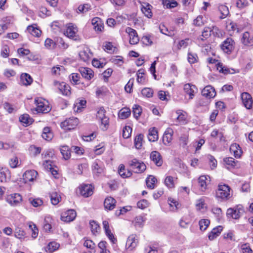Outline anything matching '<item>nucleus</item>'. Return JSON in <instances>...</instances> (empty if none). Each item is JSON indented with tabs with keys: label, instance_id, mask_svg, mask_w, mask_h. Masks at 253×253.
Listing matches in <instances>:
<instances>
[{
	"label": "nucleus",
	"instance_id": "f257e3e1",
	"mask_svg": "<svg viewBox=\"0 0 253 253\" xmlns=\"http://www.w3.org/2000/svg\"><path fill=\"white\" fill-rule=\"evenodd\" d=\"M216 196L217 198L223 200H227L230 198V188L223 183L218 184V188L216 192Z\"/></svg>",
	"mask_w": 253,
	"mask_h": 253
},
{
	"label": "nucleus",
	"instance_id": "f03ea898",
	"mask_svg": "<svg viewBox=\"0 0 253 253\" xmlns=\"http://www.w3.org/2000/svg\"><path fill=\"white\" fill-rule=\"evenodd\" d=\"M235 46V42L230 38H227L220 44L221 50L225 53L230 54L234 50Z\"/></svg>",
	"mask_w": 253,
	"mask_h": 253
},
{
	"label": "nucleus",
	"instance_id": "7ed1b4c3",
	"mask_svg": "<svg viewBox=\"0 0 253 253\" xmlns=\"http://www.w3.org/2000/svg\"><path fill=\"white\" fill-rule=\"evenodd\" d=\"M78 32V28L75 25L72 23H69L66 25V30L64 34L67 37L76 41L79 39Z\"/></svg>",
	"mask_w": 253,
	"mask_h": 253
},
{
	"label": "nucleus",
	"instance_id": "20e7f679",
	"mask_svg": "<svg viewBox=\"0 0 253 253\" xmlns=\"http://www.w3.org/2000/svg\"><path fill=\"white\" fill-rule=\"evenodd\" d=\"M35 102L37 105L36 111L39 113H47L51 110L48 102L43 101L42 98L35 99Z\"/></svg>",
	"mask_w": 253,
	"mask_h": 253
},
{
	"label": "nucleus",
	"instance_id": "39448f33",
	"mask_svg": "<svg viewBox=\"0 0 253 253\" xmlns=\"http://www.w3.org/2000/svg\"><path fill=\"white\" fill-rule=\"evenodd\" d=\"M130 166L134 172L138 173L142 172L146 169L143 163H140L136 159H133L130 162Z\"/></svg>",
	"mask_w": 253,
	"mask_h": 253
},
{
	"label": "nucleus",
	"instance_id": "423d86ee",
	"mask_svg": "<svg viewBox=\"0 0 253 253\" xmlns=\"http://www.w3.org/2000/svg\"><path fill=\"white\" fill-rule=\"evenodd\" d=\"M244 212V209L241 206H238L235 208H229L227 211V215L234 219H238Z\"/></svg>",
	"mask_w": 253,
	"mask_h": 253
},
{
	"label": "nucleus",
	"instance_id": "0eeeda50",
	"mask_svg": "<svg viewBox=\"0 0 253 253\" xmlns=\"http://www.w3.org/2000/svg\"><path fill=\"white\" fill-rule=\"evenodd\" d=\"M78 123L77 118H69L61 123V127L65 130H71L75 128Z\"/></svg>",
	"mask_w": 253,
	"mask_h": 253
},
{
	"label": "nucleus",
	"instance_id": "6e6552de",
	"mask_svg": "<svg viewBox=\"0 0 253 253\" xmlns=\"http://www.w3.org/2000/svg\"><path fill=\"white\" fill-rule=\"evenodd\" d=\"M125 31L129 36L130 44H136L139 42V39L136 30L130 27H127Z\"/></svg>",
	"mask_w": 253,
	"mask_h": 253
},
{
	"label": "nucleus",
	"instance_id": "1a4fd4ad",
	"mask_svg": "<svg viewBox=\"0 0 253 253\" xmlns=\"http://www.w3.org/2000/svg\"><path fill=\"white\" fill-rule=\"evenodd\" d=\"M77 215L76 212L74 210H69L62 213L61 219L65 222H69L73 221Z\"/></svg>",
	"mask_w": 253,
	"mask_h": 253
},
{
	"label": "nucleus",
	"instance_id": "9d476101",
	"mask_svg": "<svg viewBox=\"0 0 253 253\" xmlns=\"http://www.w3.org/2000/svg\"><path fill=\"white\" fill-rule=\"evenodd\" d=\"M21 196L18 193L9 195L6 198V201L11 206H16L22 201Z\"/></svg>",
	"mask_w": 253,
	"mask_h": 253
},
{
	"label": "nucleus",
	"instance_id": "9b49d317",
	"mask_svg": "<svg viewBox=\"0 0 253 253\" xmlns=\"http://www.w3.org/2000/svg\"><path fill=\"white\" fill-rule=\"evenodd\" d=\"M138 243V239L136 235L132 234L130 235L127 239L126 247L127 249L132 251L137 246Z\"/></svg>",
	"mask_w": 253,
	"mask_h": 253
},
{
	"label": "nucleus",
	"instance_id": "f8f14e48",
	"mask_svg": "<svg viewBox=\"0 0 253 253\" xmlns=\"http://www.w3.org/2000/svg\"><path fill=\"white\" fill-rule=\"evenodd\" d=\"M241 98L245 107L249 109L252 107L253 99L251 95L248 92H243L241 94Z\"/></svg>",
	"mask_w": 253,
	"mask_h": 253
},
{
	"label": "nucleus",
	"instance_id": "ddd939ff",
	"mask_svg": "<svg viewBox=\"0 0 253 253\" xmlns=\"http://www.w3.org/2000/svg\"><path fill=\"white\" fill-rule=\"evenodd\" d=\"M97 118L101 122L102 125H104V128H106V126L108 125L109 119L105 116V110L103 108H100L97 113Z\"/></svg>",
	"mask_w": 253,
	"mask_h": 253
},
{
	"label": "nucleus",
	"instance_id": "4468645a",
	"mask_svg": "<svg viewBox=\"0 0 253 253\" xmlns=\"http://www.w3.org/2000/svg\"><path fill=\"white\" fill-rule=\"evenodd\" d=\"M202 94L207 98H212L216 95L214 88L211 85H207L202 90Z\"/></svg>",
	"mask_w": 253,
	"mask_h": 253
},
{
	"label": "nucleus",
	"instance_id": "2eb2a0df",
	"mask_svg": "<svg viewBox=\"0 0 253 253\" xmlns=\"http://www.w3.org/2000/svg\"><path fill=\"white\" fill-rule=\"evenodd\" d=\"M79 56L81 60L86 62L88 61L91 58L92 54L90 51V49L88 47H84L79 52Z\"/></svg>",
	"mask_w": 253,
	"mask_h": 253
},
{
	"label": "nucleus",
	"instance_id": "dca6fc26",
	"mask_svg": "<svg viewBox=\"0 0 253 253\" xmlns=\"http://www.w3.org/2000/svg\"><path fill=\"white\" fill-rule=\"evenodd\" d=\"M151 160L158 167H160L163 164V159L160 153L158 151H153L150 154Z\"/></svg>",
	"mask_w": 253,
	"mask_h": 253
},
{
	"label": "nucleus",
	"instance_id": "f3484780",
	"mask_svg": "<svg viewBox=\"0 0 253 253\" xmlns=\"http://www.w3.org/2000/svg\"><path fill=\"white\" fill-rule=\"evenodd\" d=\"M183 89L185 93L189 95V99H193L197 90L196 86L190 84H184Z\"/></svg>",
	"mask_w": 253,
	"mask_h": 253
},
{
	"label": "nucleus",
	"instance_id": "a211bd4d",
	"mask_svg": "<svg viewBox=\"0 0 253 253\" xmlns=\"http://www.w3.org/2000/svg\"><path fill=\"white\" fill-rule=\"evenodd\" d=\"M38 175V172L35 170L26 171L23 174V179L25 183L34 181Z\"/></svg>",
	"mask_w": 253,
	"mask_h": 253
},
{
	"label": "nucleus",
	"instance_id": "6ab92c4d",
	"mask_svg": "<svg viewBox=\"0 0 253 253\" xmlns=\"http://www.w3.org/2000/svg\"><path fill=\"white\" fill-rule=\"evenodd\" d=\"M93 173L97 175L104 172V166L100 161L94 162L92 166Z\"/></svg>",
	"mask_w": 253,
	"mask_h": 253
},
{
	"label": "nucleus",
	"instance_id": "aec40b11",
	"mask_svg": "<svg viewBox=\"0 0 253 253\" xmlns=\"http://www.w3.org/2000/svg\"><path fill=\"white\" fill-rule=\"evenodd\" d=\"M91 24L96 32H101L104 29L103 23L100 18L94 17L91 20Z\"/></svg>",
	"mask_w": 253,
	"mask_h": 253
},
{
	"label": "nucleus",
	"instance_id": "412c9836",
	"mask_svg": "<svg viewBox=\"0 0 253 253\" xmlns=\"http://www.w3.org/2000/svg\"><path fill=\"white\" fill-rule=\"evenodd\" d=\"M173 131L171 128H168L165 131L163 137V141L165 145L169 144L172 139Z\"/></svg>",
	"mask_w": 253,
	"mask_h": 253
},
{
	"label": "nucleus",
	"instance_id": "4be33fe9",
	"mask_svg": "<svg viewBox=\"0 0 253 253\" xmlns=\"http://www.w3.org/2000/svg\"><path fill=\"white\" fill-rule=\"evenodd\" d=\"M241 41L245 45H253V35H251L248 32H246L243 34Z\"/></svg>",
	"mask_w": 253,
	"mask_h": 253
},
{
	"label": "nucleus",
	"instance_id": "5701e85b",
	"mask_svg": "<svg viewBox=\"0 0 253 253\" xmlns=\"http://www.w3.org/2000/svg\"><path fill=\"white\" fill-rule=\"evenodd\" d=\"M79 71L83 77L87 80H90L94 76L93 71L90 68L81 67Z\"/></svg>",
	"mask_w": 253,
	"mask_h": 253
},
{
	"label": "nucleus",
	"instance_id": "b1692460",
	"mask_svg": "<svg viewBox=\"0 0 253 253\" xmlns=\"http://www.w3.org/2000/svg\"><path fill=\"white\" fill-rule=\"evenodd\" d=\"M81 194L85 197H88L93 193L92 188L90 185H84L80 188Z\"/></svg>",
	"mask_w": 253,
	"mask_h": 253
},
{
	"label": "nucleus",
	"instance_id": "393cba45",
	"mask_svg": "<svg viewBox=\"0 0 253 253\" xmlns=\"http://www.w3.org/2000/svg\"><path fill=\"white\" fill-rule=\"evenodd\" d=\"M116 201L111 197H107L104 201V206L106 209L112 210L115 207Z\"/></svg>",
	"mask_w": 253,
	"mask_h": 253
},
{
	"label": "nucleus",
	"instance_id": "a878e982",
	"mask_svg": "<svg viewBox=\"0 0 253 253\" xmlns=\"http://www.w3.org/2000/svg\"><path fill=\"white\" fill-rule=\"evenodd\" d=\"M231 153H233L236 158H240L242 154V151L240 146L236 143L233 144L230 147Z\"/></svg>",
	"mask_w": 253,
	"mask_h": 253
},
{
	"label": "nucleus",
	"instance_id": "bb28decb",
	"mask_svg": "<svg viewBox=\"0 0 253 253\" xmlns=\"http://www.w3.org/2000/svg\"><path fill=\"white\" fill-rule=\"evenodd\" d=\"M60 91L64 95L68 96L71 94V87L64 82H62L58 86Z\"/></svg>",
	"mask_w": 253,
	"mask_h": 253
},
{
	"label": "nucleus",
	"instance_id": "cd10ccee",
	"mask_svg": "<svg viewBox=\"0 0 253 253\" xmlns=\"http://www.w3.org/2000/svg\"><path fill=\"white\" fill-rule=\"evenodd\" d=\"M118 173L123 178L129 177L132 175L131 172L129 170H126L124 165L121 164L119 167Z\"/></svg>",
	"mask_w": 253,
	"mask_h": 253
},
{
	"label": "nucleus",
	"instance_id": "c85d7f7f",
	"mask_svg": "<svg viewBox=\"0 0 253 253\" xmlns=\"http://www.w3.org/2000/svg\"><path fill=\"white\" fill-rule=\"evenodd\" d=\"M222 230V227L218 226L216 228H214L209 234V239L210 240H213L219 236L221 231Z\"/></svg>",
	"mask_w": 253,
	"mask_h": 253
},
{
	"label": "nucleus",
	"instance_id": "c756f323",
	"mask_svg": "<svg viewBox=\"0 0 253 253\" xmlns=\"http://www.w3.org/2000/svg\"><path fill=\"white\" fill-rule=\"evenodd\" d=\"M42 137L47 141H50L53 138V134L50 127H45L43 129Z\"/></svg>",
	"mask_w": 253,
	"mask_h": 253
},
{
	"label": "nucleus",
	"instance_id": "7c9ffc66",
	"mask_svg": "<svg viewBox=\"0 0 253 253\" xmlns=\"http://www.w3.org/2000/svg\"><path fill=\"white\" fill-rule=\"evenodd\" d=\"M176 113L178 115L177 120L182 124H186L187 116L186 113L181 110L176 111Z\"/></svg>",
	"mask_w": 253,
	"mask_h": 253
},
{
	"label": "nucleus",
	"instance_id": "2f4dec72",
	"mask_svg": "<svg viewBox=\"0 0 253 253\" xmlns=\"http://www.w3.org/2000/svg\"><path fill=\"white\" fill-rule=\"evenodd\" d=\"M148 140L151 142H155L158 140V131L155 127L149 129L148 134Z\"/></svg>",
	"mask_w": 253,
	"mask_h": 253
},
{
	"label": "nucleus",
	"instance_id": "473e14b6",
	"mask_svg": "<svg viewBox=\"0 0 253 253\" xmlns=\"http://www.w3.org/2000/svg\"><path fill=\"white\" fill-rule=\"evenodd\" d=\"M27 31L32 35L37 37H40L42 33L41 30L38 28L36 25L29 26L27 27Z\"/></svg>",
	"mask_w": 253,
	"mask_h": 253
},
{
	"label": "nucleus",
	"instance_id": "72a5a7b5",
	"mask_svg": "<svg viewBox=\"0 0 253 253\" xmlns=\"http://www.w3.org/2000/svg\"><path fill=\"white\" fill-rule=\"evenodd\" d=\"M152 6L149 3H144L142 5L141 11L144 15L150 18L152 17V12L151 11Z\"/></svg>",
	"mask_w": 253,
	"mask_h": 253
},
{
	"label": "nucleus",
	"instance_id": "f704fd0d",
	"mask_svg": "<svg viewBox=\"0 0 253 253\" xmlns=\"http://www.w3.org/2000/svg\"><path fill=\"white\" fill-rule=\"evenodd\" d=\"M20 81L22 84L28 85L31 84L33 82V79L29 74L23 73L21 75Z\"/></svg>",
	"mask_w": 253,
	"mask_h": 253
},
{
	"label": "nucleus",
	"instance_id": "c9c22d12",
	"mask_svg": "<svg viewBox=\"0 0 253 253\" xmlns=\"http://www.w3.org/2000/svg\"><path fill=\"white\" fill-rule=\"evenodd\" d=\"M207 177L205 175H202L200 176L198 178L199 185L201 190L202 191H205L207 189Z\"/></svg>",
	"mask_w": 253,
	"mask_h": 253
},
{
	"label": "nucleus",
	"instance_id": "e433bc0d",
	"mask_svg": "<svg viewBox=\"0 0 253 253\" xmlns=\"http://www.w3.org/2000/svg\"><path fill=\"white\" fill-rule=\"evenodd\" d=\"M157 181L155 177L153 175H149L146 180V182L148 188L153 189L155 187V184Z\"/></svg>",
	"mask_w": 253,
	"mask_h": 253
},
{
	"label": "nucleus",
	"instance_id": "4c0bfd02",
	"mask_svg": "<svg viewBox=\"0 0 253 253\" xmlns=\"http://www.w3.org/2000/svg\"><path fill=\"white\" fill-rule=\"evenodd\" d=\"M61 153L65 160H68L71 157V151L67 146H63L60 149Z\"/></svg>",
	"mask_w": 253,
	"mask_h": 253
},
{
	"label": "nucleus",
	"instance_id": "58836bf2",
	"mask_svg": "<svg viewBox=\"0 0 253 253\" xmlns=\"http://www.w3.org/2000/svg\"><path fill=\"white\" fill-rule=\"evenodd\" d=\"M50 197L51 202L54 205H57L61 199L60 196L56 192L50 193Z\"/></svg>",
	"mask_w": 253,
	"mask_h": 253
},
{
	"label": "nucleus",
	"instance_id": "ea45409f",
	"mask_svg": "<svg viewBox=\"0 0 253 253\" xmlns=\"http://www.w3.org/2000/svg\"><path fill=\"white\" fill-rule=\"evenodd\" d=\"M20 121L26 125H30L33 122V119L31 118L28 114H25L20 116Z\"/></svg>",
	"mask_w": 253,
	"mask_h": 253
},
{
	"label": "nucleus",
	"instance_id": "a19ab883",
	"mask_svg": "<svg viewBox=\"0 0 253 253\" xmlns=\"http://www.w3.org/2000/svg\"><path fill=\"white\" fill-rule=\"evenodd\" d=\"M162 3L164 5V6L167 8L175 7L178 4L177 2L174 0H163Z\"/></svg>",
	"mask_w": 253,
	"mask_h": 253
},
{
	"label": "nucleus",
	"instance_id": "79ce46f5",
	"mask_svg": "<svg viewBox=\"0 0 253 253\" xmlns=\"http://www.w3.org/2000/svg\"><path fill=\"white\" fill-rule=\"evenodd\" d=\"M130 115V110L127 108H122L119 113V117L122 119L128 118Z\"/></svg>",
	"mask_w": 253,
	"mask_h": 253
},
{
	"label": "nucleus",
	"instance_id": "37998d69",
	"mask_svg": "<svg viewBox=\"0 0 253 253\" xmlns=\"http://www.w3.org/2000/svg\"><path fill=\"white\" fill-rule=\"evenodd\" d=\"M218 9L221 13V16H220L221 19L225 18L229 13L228 7L224 5H219Z\"/></svg>",
	"mask_w": 253,
	"mask_h": 253
},
{
	"label": "nucleus",
	"instance_id": "c03bdc74",
	"mask_svg": "<svg viewBox=\"0 0 253 253\" xmlns=\"http://www.w3.org/2000/svg\"><path fill=\"white\" fill-rule=\"evenodd\" d=\"M240 248L241 253H253V251L249 243L241 244Z\"/></svg>",
	"mask_w": 253,
	"mask_h": 253
},
{
	"label": "nucleus",
	"instance_id": "a18cd8bd",
	"mask_svg": "<svg viewBox=\"0 0 253 253\" xmlns=\"http://www.w3.org/2000/svg\"><path fill=\"white\" fill-rule=\"evenodd\" d=\"M91 9V6L88 4L80 5L77 9V12L78 13H84Z\"/></svg>",
	"mask_w": 253,
	"mask_h": 253
},
{
	"label": "nucleus",
	"instance_id": "49530a36",
	"mask_svg": "<svg viewBox=\"0 0 253 253\" xmlns=\"http://www.w3.org/2000/svg\"><path fill=\"white\" fill-rule=\"evenodd\" d=\"M143 135L141 134L137 135L134 139V145L136 148L140 149L143 142Z\"/></svg>",
	"mask_w": 253,
	"mask_h": 253
},
{
	"label": "nucleus",
	"instance_id": "de8ad7c7",
	"mask_svg": "<svg viewBox=\"0 0 253 253\" xmlns=\"http://www.w3.org/2000/svg\"><path fill=\"white\" fill-rule=\"evenodd\" d=\"M210 223V221L207 219H203L199 221V224L200 226V229L202 231L206 230L207 227L209 226Z\"/></svg>",
	"mask_w": 253,
	"mask_h": 253
},
{
	"label": "nucleus",
	"instance_id": "09e8293b",
	"mask_svg": "<svg viewBox=\"0 0 253 253\" xmlns=\"http://www.w3.org/2000/svg\"><path fill=\"white\" fill-rule=\"evenodd\" d=\"M212 31L211 29L209 27H205L201 35L202 37L199 38L198 40L203 41L204 38L207 39L211 36V32Z\"/></svg>",
	"mask_w": 253,
	"mask_h": 253
},
{
	"label": "nucleus",
	"instance_id": "8fccbe9b",
	"mask_svg": "<svg viewBox=\"0 0 253 253\" xmlns=\"http://www.w3.org/2000/svg\"><path fill=\"white\" fill-rule=\"evenodd\" d=\"M217 69L220 73H222L225 75L230 73V69L227 67L224 66L221 63H218L216 64Z\"/></svg>",
	"mask_w": 253,
	"mask_h": 253
},
{
	"label": "nucleus",
	"instance_id": "3c124183",
	"mask_svg": "<svg viewBox=\"0 0 253 253\" xmlns=\"http://www.w3.org/2000/svg\"><path fill=\"white\" fill-rule=\"evenodd\" d=\"M59 247V245L58 243L55 242H51L48 244L46 247V251H48L49 253H52L57 250Z\"/></svg>",
	"mask_w": 253,
	"mask_h": 253
},
{
	"label": "nucleus",
	"instance_id": "603ef678",
	"mask_svg": "<svg viewBox=\"0 0 253 253\" xmlns=\"http://www.w3.org/2000/svg\"><path fill=\"white\" fill-rule=\"evenodd\" d=\"M198 57L197 54L189 52L188 54V61L190 64H194L198 62Z\"/></svg>",
	"mask_w": 253,
	"mask_h": 253
},
{
	"label": "nucleus",
	"instance_id": "864d4df0",
	"mask_svg": "<svg viewBox=\"0 0 253 253\" xmlns=\"http://www.w3.org/2000/svg\"><path fill=\"white\" fill-rule=\"evenodd\" d=\"M144 70L139 69L137 73V81L138 83L143 84L145 82V78L144 77Z\"/></svg>",
	"mask_w": 253,
	"mask_h": 253
},
{
	"label": "nucleus",
	"instance_id": "5fc2aeb1",
	"mask_svg": "<svg viewBox=\"0 0 253 253\" xmlns=\"http://www.w3.org/2000/svg\"><path fill=\"white\" fill-rule=\"evenodd\" d=\"M165 183L168 188H173L174 187L173 177L171 176L166 177L165 180Z\"/></svg>",
	"mask_w": 253,
	"mask_h": 253
},
{
	"label": "nucleus",
	"instance_id": "6e6d98bb",
	"mask_svg": "<svg viewBox=\"0 0 253 253\" xmlns=\"http://www.w3.org/2000/svg\"><path fill=\"white\" fill-rule=\"evenodd\" d=\"M89 224L92 233L93 234H95L98 233L100 230V227L99 225L94 221H90Z\"/></svg>",
	"mask_w": 253,
	"mask_h": 253
},
{
	"label": "nucleus",
	"instance_id": "4d7b16f0",
	"mask_svg": "<svg viewBox=\"0 0 253 253\" xmlns=\"http://www.w3.org/2000/svg\"><path fill=\"white\" fill-rule=\"evenodd\" d=\"M142 112V109L140 106L134 105L133 107V114L134 117L136 119H138L140 116Z\"/></svg>",
	"mask_w": 253,
	"mask_h": 253
},
{
	"label": "nucleus",
	"instance_id": "13d9d810",
	"mask_svg": "<svg viewBox=\"0 0 253 253\" xmlns=\"http://www.w3.org/2000/svg\"><path fill=\"white\" fill-rule=\"evenodd\" d=\"M8 173V170L5 169L0 168V181L1 182H5L7 175Z\"/></svg>",
	"mask_w": 253,
	"mask_h": 253
},
{
	"label": "nucleus",
	"instance_id": "bf43d9fd",
	"mask_svg": "<svg viewBox=\"0 0 253 253\" xmlns=\"http://www.w3.org/2000/svg\"><path fill=\"white\" fill-rule=\"evenodd\" d=\"M25 236V233L24 230L20 228H16L14 231V236L18 239H22Z\"/></svg>",
	"mask_w": 253,
	"mask_h": 253
},
{
	"label": "nucleus",
	"instance_id": "052dcab7",
	"mask_svg": "<svg viewBox=\"0 0 253 253\" xmlns=\"http://www.w3.org/2000/svg\"><path fill=\"white\" fill-rule=\"evenodd\" d=\"M132 128L129 126H126L123 130V136L124 138H127L130 136Z\"/></svg>",
	"mask_w": 253,
	"mask_h": 253
},
{
	"label": "nucleus",
	"instance_id": "680f3d73",
	"mask_svg": "<svg viewBox=\"0 0 253 253\" xmlns=\"http://www.w3.org/2000/svg\"><path fill=\"white\" fill-rule=\"evenodd\" d=\"M44 168L47 170H51L53 167L54 166L53 162L50 159H46L43 163Z\"/></svg>",
	"mask_w": 253,
	"mask_h": 253
},
{
	"label": "nucleus",
	"instance_id": "e2e57ef3",
	"mask_svg": "<svg viewBox=\"0 0 253 253\" xmlns=\"http://www.w3.org/2000/svg\"><path fill=\"white\" fill-rule=\"evenodd\" d=\"M29 201L31 204L34 207H38L42 205V201L39 198L37 199H30Z\"/></svg>",
	"mask_w": 253,
	"mask_h": 253
},
{
	"label": "nucleus",
	"instance_id": "0e129e2a",
	"mask_svg": "<svg viewBox=\"0 0 253 253\" xmlns=\"http://www.w3.org/2000/svg\"><path fill=\"white\" fill-rule=\"evenodd\" d=\"M204 23L203 17L201 15L197 16L193 21V24L197 26H202L204 25Z\"/></svg>",
	"mask_w": 253,
	"mask_h": 253
},
{
	"label": "nucleus",
	"instance_id": "69168bd1",
	"mask_svg": "<svg viewBox=\"0 0 253 253\" xmlns=\"http://www.w3.org/2000/svg\"><path fill=\"white\" fill-rule=\"evenodd\" d=\"M142 94L147 97H151L153 95V90L150 88H144L141 91Z\"/></svg>",
	"mask_w": 253,
	"mask_h": 253
},
{
	"label": "nucleus",
	"instance_id": "338daca9",
	"mask_svg": "<svg viewBox=\"0 0 253 253\" xmlns=\"http://www.w3.org/2000/svg\"><path fill=\"white\" fill-rule=\"evenodd\" d=\"M180 144L183 147H185L188 144V136L186 134L182 135L179 139Z\"/></svg>",
	"mask_w": 253,
	"mask_h": 253
},
{
	"label": "nucleus",
	"instance_id": "774afa93",
	"mask_svg": "<svg viewBox=\"0 0 253 253\" xmlns=\"http://www.w3.org/2000/svg\"><path fill=\"white\" fill-rule=\"evenodd\" d=\"M144 220L141 216H138L134 219V224L135 226L142 227Z\"/></svg>",
	"mask_w": 253,
	"mask_h": 253
}]
</instances>
